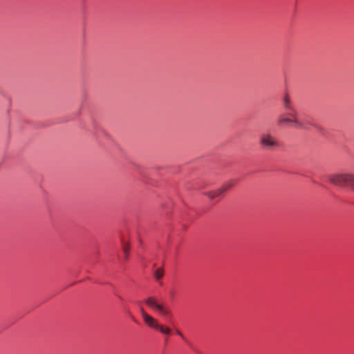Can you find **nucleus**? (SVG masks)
Segmentation results:
<instances>
[{"label":"nucleus","instance_id":"0eeeda50","mask_svg":"<svg viewBox=\"0 0 354 354\" xmlns=\"http://www.w3.org/2000/svg\"><path fill=\"white\" fill-rule=\"evenodd\" d=\"M145 322L149 326L153 328L157 329L158 327L159 324L158 323L157 320L155 319L151 316L149 315H145V318L143 319Z\"/></svg>","mask_w":354,"mask_h":354},{"label":"nucleus","instance_id":"9b49d317","mask_svg":"<svg viewBox=\"0 0 354 354\" xmlns=\"http://www.w3.org/2000/svg\"><path fill=\"white\" fill-rule=\"evenodd\" d=\"M140 313H141V315L142 316V318L144 319L145 318V315H149L146 312L145 310H144L143 308H140Z\"/></svg>","mask_w":354,"mask_h":354},{"label":"nucleus","instance_id":"7ed1b4c3","mask_svg":"<svg viewBox=\"0 0 354 354\" xmlns=\"http://www.w3.org/2000/svg\"><path fill=\"white\" fill-rule=\"evenodd\" d=\"M260 145L266 150H272L279 147V143L277 139L271 134L263 133L259 138Z\"/></svg>","mask_w":354,"mask_h":354},{"label":"nucleus","instance_id":"423d86ee","mask_svg":"<svg viewBox=\"0 0 354 354\" xmlns=\"http://www.w3.org/2000/svg\"><path fill=\"white\" fill-rule=\"evenodd\" d=\"M283 106L284 109L290 112L297 113L296 109L294 108L290 96L288 93H286L282 99Z\"/></svg>","mask_w":354,"mask_h":354},{"label":"nucleus","instance_id":"f257e3e1","mask_svg":"<svg viewBox=\"0 0 354 354\" xmlns=\"http://www.w3.org/2000/svg\"><path fill=\"white\" fill-rule=\"evenodd\" d=\"M277 123L281 127L288 124L300 129H309L310 126H312L307 118L299 119L297 116V113L293 112L288 113L286 116L281 115L277 120Z\"/></svg>","mask_w":354,"mask_h":354},{"label":"nucleus","instance_id":"1a4fd4ad","mask_svg":"<svg viewBox=\"0 0 354 354\" xmlns=\"http://www.w3.org/2000/svg\"><path fill=\"white\" fill-rule=\"evenodd\" d=\"M163 273V270L161 268H158L155 272V277H156L157 279H160L162 277Z\"/></svg>","mask_w":354,"mask_h":354},{"label":"nucleus","instance_id":"f03ea898","mask_svg":"<svg viewBox=\"0 0 354 354\" xmlns=\"http://www.w3.org/2000/svg\"><path fill=\"white\" fill-rule=\"evenodd\" d=\"M327 178L334 185L339 187L348 186L354 189V174H334L328 175Z\"/></svg>","mask_w":354,"mask_h":354},{"label":"nucleus","instance_id":"9d476101","mask_svg":"<svg viewBox=\"0 0 354 354\" xmlns=\"http://www.w3.org/2000/svg\"><path fill=\"white\" fill-rule=\"evenodd\" d=\"M123 252L124 253L125 259L128 258L129 247L127 245H123Z\"/></svg>","mask_w":354,"mask_h":354},{"label":"nucleus","instance_id":"6e6552de","mask_svg":"<svg viewBox=\"0 0 354 354\" xmlns=\"http://www.w3.org/2000/svg\"><path fill=\"white\" fill-rule=\"evenodd\" d=\"M157 329L162 333L163 334H165V335H169L171 333V330L169 328L167 327H164L162 325H158V327L157 328Z\"/></svg>","mask_w":354,"mask_h":354},{"label":"nucleus","instance_id":"39448f33","mask_svg":"<svg viewBox=\"0 0 354 354\" xmlns=\"http://www.w3.org/2000/svg\"><path fill=\"white\" fill-rule=\"evenodd\" d=\"M146 304L158 310L160 313L163 315H168L170 312L163 305L158 304L156 299L153 297H149L145 300Z\"/></svg>","mask_w":354,"mask_h":354},{"label":"nucleus","instance_id":"f8f14e48","mask_svg":"<svg viewBox=\"0 0 354 354\" xmlns=\"http://www.w3.org/2000/svg\"><path fill=\"white\" fill-rule=\"evenodd\" d=\"M176 332L177 335H179L180 337H182L184 340H186V339H185V337H184V335H183V333H182L180 330H176Z\"/></svg>","mask_w":354,"mask_h":354},{"label":"nucleus","instance_id":"20e7f679","mask_svg":"<svg viewBox=\"0 0 354 354\" xmlns=\"http://www.w3.org/2000/svg\"><path fill=\"white\" fill-rule=\"evenodd\" d=\"M235 184L234 180H230L227 182L225 183L221 187L218 189L211 191L206 193V195L211 199L214 200L218 198L220 196L223 194L226 191L232 188Z\"/></svg>","mask_w":354,"mask_h":354}]
</instances>
